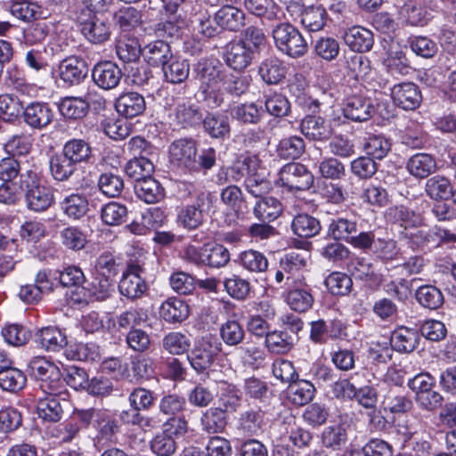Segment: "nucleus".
<instances>
[{
	"mask_svg": "<svg viewBox=\"0 0 456 456\" xmlns=\"http://www.w3.org/2000/svg\"><path fill=\"white\" fill-rule=\"evenodd\" d=\"M154 171L153 163L144 156L134 157L125 166V173L135 183L151 175Z\"/></svg>",
	"mask_w": 456,
	"mask_h": 456,
	"instance_id": "obj_43",
	"label": "nucleus"
},
{
	"mask_svg": "<svg viewBox=\"0 0 456 456\" xmlns=\"http://www.w3.org/2000/svg\"><path fill=\"white\" fill-rule=\"evenodd\" d=\"M347 76L356 80H366L371 71L370 61L362 54L351 53L345 57Z\"/></svg>",
	"mask_w": 456,
	"mask_h": 456,
	"instance_id": "obj_37",
	"label": "nucleus"
},
{
	"mask_svg": "<svg viewBox=\"0 0 456 456\" xmlns=\"http://www.w3.org/2000/svg\"><path fill=\"white\" fill-rule=\"evenodd\" d=\"M383 64L392 75H407L411 69L405 53L398 47L395 50L392 46L390 47L387 57L383 60Z\"/></svg>",
	"mask_w": 456,
	"mask_h": 456,
	"instance_id": "obj_45",
	"label": "nucleus"
},
{
	"mask_svg": "<svg viewBox=\"0 0 456 456\" xmlns=\"http://www.w3.org/2000/svg\"><path fill=\"white\" fill-rule=\"evenodd\" d=\"M305 149L304 140L300 136L293 135L280 141L277 153L282 159H296L305 152Z\"/></svg>",
	"mask_w": 456,
	"mask_h": 456,
	"instance_id": "obj_52",
	"label": "nucleus"
},
{
	"mask_svg": "<svg viewBox=\"0 0 456 456\" xmlns=\"http://www.w3.org/2000/svg\"><path fill=\"white\" fill-rule=\"evenodd\" d=\"M24 121L34 129H42L53 120V113L47 103L32 102L23 111Z\"/></svg>",
	"mask_w": 456,
	"mask_h": 456,
	"instance_id": "obj_18",
	"label": "nucleus"
},
{
	"mask_svg": "<svg viewBox=\"0 0 456 456\" xmlns=\"http://www.w3.org/2000/svg\"><path fill=\"white\" fill-rule=\"evenodd\" d=\"M4 340L12 346H22L31 338L30 331L20 324H6L1 330Z\"/></svg>",
	"mask_w": 456,
	"mask_h": 456,
	"instance_id": "obj_62",
	"label": "nucleus"
},
{
	"mask_svg": "<svg viewBox=\"0 0 456 456\" xmlns=\"http://www.w3.org/2000/svg\"><path fill=\"white\" fill-rule=\"evenodd\" d=\"M116 53L119 60L124 62H133L139 59L142 49L134 37L120 38L116 45Z\"/></svg>",
	"mask_w": 456,
	"mask_h": 456,
	"instance_id": "obj_58",
	"label": "nucleus"
},
{
	"mask_svg": "<svg viewBox=\"0 0 456 456\" xmlns=\"http://www.w3.org/2000/svg\"><path fill=\"white\" fill-rule=\"evenodd\" d=\"M60 240L63 247L73 251L83 249L87 243L86 233L77 226L63 228L60 232Z\"/></svg>",
	"mask_w": 456,
	"mask_h": 456,
	"instance_id": "obj_48",
	"label": "nucleus"
},
{
	"mask_svg": "<svg viewBox=\"0 0 456 456\" xmlns=\"http://www.w3.org/2000/svg\"><path fill=\"white\" fill-rule=\"evenodd\" d=\"M428 0H408L402 12L412 26H423L431 19L430 11L425 6Z\"/></svg>",
	"mask_w": 456,
	"mask_h": 456,
	"instance_id": "obj_32",
	"label": "nucleus"
},
{
	"mask_svg": "<svg viewBox=\"0 0 456 456\" xmlns=\"http://www.w3.org/2000/svg\"><path fill=\"white\" fill-rule=\"evenodd\" d=\"M115 107L120 115L132 118L143 113L146 109V102L142 94L128 92L121 94L117 99Z\"/></svg>",
	"mask_w": 456,
	"mask_h": 456,
	"instance_id": "obj_20",
	"label": "nucleus"
},
{
	"mask_svg": "<svg viewBox=\"0 0 456 456\" xmlns=\"http://www.w3.org/2000/svg\"><path fill=\"white\" fill-rule=\"evenodd\" d=\"M245 9L252 15L273 23L281 21L283 13L273 0H244Z\"/></svg>",
	"mask_w": 456,
	"mask_h": 456,
	"instance_id": "obj_17",
	"label": "nucleus"
},
{
	"mask_svg": "<svg viewBox=\"0 0 456 456\" xmlns=\"http://www.w3.org/2000/svg\"><path fill=\"white\" fill-rule=\"evenodd\" d=\"M260 167V159L256 155L246 156L235 161L225 170V176L218 175L219 183L239 182L242 178L254 175Z\"/></svg>",
	"mask_w": 456,
	"mask_h": 456,
	"instance_id": "obj_13",
	"label": "nucleus"
},
{
	"mask_svg": "<svg viewBox=\"0 0 456 456\" xmlns=\"http://www.w3.org/2000/svg\"><path fill=\"white\" fill-rule=\"evenodd\" d=\"M144 268L137 263H129L118 283L121 295L130 299L142 297L147 290V284L142 278Z\"/></svg>",
	"mask_w": 456,
	"mask_h": 456,
	"instance_id": "obj_7",
	"label": "nucleus"
},
{
	"mask_svg": "<svg viewBox=\"0 0 456 456\" xmlns=\"http://www.w3.org/2000/svg\"><path fill=\"white\" fill-rule=\"evenodd\" d=\"M205 131L213 138H224L230 134L229 118L222 114H208L203 120Z\"/></svg>",
	"mask_w": 456,
	"mask_h": 456,
	"instance_id": "obj_50",
	"label": "nucleus"
},
{
	"mask_svg": "<svg viewBox=\"0 0 456 456\" xmlns=\"http://www.w3.org/2000/svg\"><path fill=\"white\" fill-rule=\"evenodd\" d=\"M315 393L314 386L306 380L293 381L288 387V399L295 405L302 406L310 403Z\"/></svg>",
	"mask_w": 456,
	"mask_h": 456,
	"instance_id": "obj_38",
	"label": "nucleus"
},
{
	"mask_svg": "<svg viewBox=\"0 0 456 456\" xmlns=\"http://www.w3.org/2000/svg\"><path fill=\"white\" fill-rule=\"evenodd\" d=\"M200 425L204 432L214 435L224 432L227 425V417L219 407H210L200 417Z\"/></svg>",
	"mask_w": 456,
	"mask_h": 456,
	"instance_id": "obj_35",
	"label": "nucleus"
},
{
	"mask_svg": "<svg viewBox=\"0 0 456 456\" xmlns=\"http://www.w3.org/2000/svg\"><path fill=\"white\" fill-rule=\"evenodd\" d=\"M297 17L300 18L302 27L309 32L322 30L329 19L324 4H321L304 7Z\"/></svg>",
	"mask_w": 456,
	"mask_h": 456,
	"instance_id": "obj_15",
	"label": "nucleus"
},
{
	"mask_svg": "<svg viewBox=\"0 0 456 456\" xmlns=\"http://www.w3.org/2000/svg\"><path fill=\"white\" fill-rule=\"evenodd\" d=\"M301 133L309 140L325 141L332 134L330 124L320 116H305L300 123Z\"/></svg>",
	"mask_w": 456,
	"mask_h": 456,
	"instance_id": "obj_16",
	"label": "nucleus"
},
{
	"mask_svg": "<svg viewBox=\"0 0 456 456\" xmlns=\"http://www.w3.org/2000/svg\"><path fill=\"white\" fill-rule=\"evenodd\" d=\"M406 168L416 178H427L436 170V162L429 154L417 153L409 159Z\"/></svg>",
	"mask_w": 456,
	"mask_h": 456,
	"instance_id": "obj_30",
	"label": "nucleus"
},
{
	"mask_svg": "<svg viewBox=\"0 0 456 456\" xmlns=\"http://www.w3.org/2000/svg\"><path fill=\"white\" fill-rule=\"evenodd\" d=\"M88 108V101L81 97H65L59 104L61 114L67 118L73 119L85 117Z\"/></svg>",
	"mask_w": 456,
	"mask_h": 456,
	"instance_id": "obj_42",
	"label": "nucleus"
},
{
	"mask_svg": "<svg viewBox=\"0 0 456 456\" xmlns=\"http://www.w3.org/2000/svg\"><path fill=\"white\" fill-rule=\"evenodd\" d=\"M257 73L266 85H278L285 78L287 69L282 61L272 56L260 62Z\"/></svg>",
	"mask_w": 456,
	"mask_h": 456,
	"instance_id": "obj_22",
	"label": "nucleus"
},
{
	"mask_svg": "<svg viewBox=\"0 0 456 456\" xmlns=\"http://www.w3.org/2000/svg\"><path fill=\"white\" fill-rule=\"evenodd\" d=\"M309 254L306 251L291 250L280 259V267L287 273L294 275L307 265Z\"/></svg>",
	"mask_w": 456,
	"mask_h": 456,
	"instance_id": "obj_47",
	"label": "nucleus"
},
{
	"mask_svg": "<svg viewBox=\"0 0 456 456\" xmlns=\"http://www.w3.org/2000/svg\"><path fill=\"white\" fill-rule=\"evenodd\" d=\"M214 196L209 191H199L195 201L182 207L177 212V224L186 230H195L204 222V212L213 204Z\"/></svg>",
	"mask_w": 456,
	"mask_h": 456,
	"instance_id": "obj_3",
	"label": "nucleus"
},
{
	"mask_svg": "<svg viewBox=\"0 0 456 456\" xmlns=\"http://www.w3.org/2000/svg\"><path fill=\"white\" fill-rule=\"evenodd\" d=\"M455 184L444 175H434L428 178L425 183L427 195L434 200H447L452 197Z\"/></svg>",
	"mask_w": 456,
	"mask_h": 456,
	"instance_id": "obj_27",
	"label": "nucleus"
},
{
	"mask_svg": "<svg viewBox=\"0 0 456 456\" xmlns=\"http://www.w3.org/2000/svg\"><path fill=\"white\" fill-rule=\"evenodd\" d=\"M134 191L141 200L148 204L157 203L165 197L164 188L151 175L135 183Z\"/></svg>",
	"mask_w": 456,
	"mask_h": 456,
	"instance_id": "obj_26",
	"label": "nucleus"
},
{
	"mask_svg": "<svg viewBox=\"0 0 456 456\" xmlns=\"http://www.w3.org/2000/svg\"><path fill=\"white\" fill-rule=\"evenodd\" d=\"M126 207L116 201L104 205L101 210L102 220L107 225H119L126 221Z\"/></svg>",
	"mask_w": 456,
	"mask_h": 456,
	"instance_id": "obj_63",
	"label": "nucleus"
},
{
	"mask_svg": "<svg viewBox=\"0 0 456 456\" xmlns=\"http://www.w3.org/2000/svg\"><path fill=\"white\" fill-rule=\"evenodd\" d=\"M286 301L292 310L305 313L312 308L314 299L310 287L304 285L289 289Z\"/></svg>",
	"mask_w": 456,
	"mask_h": 456,
	"instance_id": "obj_34",
	"label": "nucleus"
},
{
	"mask_svg": "<svg viewBox=\"0 0 456 456\" xmlns=\"http://www.w3.org/2000/svg\"><path fill=\"white\" fill-rule=\"evenodd\" d=\"M314 175L299 162L284 165L279 172L278 183L289 191H305L314 184Z\"/></svg>",
	"mask_w": 456,
	"mask_h": 456,
	"instance_id": "obj_5",
	"label": "nucleus"
},
{
	"mask_svg": "<svg viewBox=\"0 0 456 456\" xmlns=\"http://www.w3.org/2000/svg\"><path fill=\"white\" fill-rule=\"evenodd\" d=\"M39 418L50 422H57L61 419L63 411L55 395L40 399L37 403Z\"/></svg>",
	"mask_w": 456,
	"mask_h": 456,
	"instance_id": "obj_59",
	"label": "nucleus"
},
{
	"mask_svg": "<svg viewBox=\"0 0 456 456\" xmlns=\"http://www.w3.org/2000/svg\"><path fill=\"white\" fill-rule=\"evenodd\" d=\"M81 427L70 417L63 422L53 426L49 434L59 444H70L77 442L80 437Z\"/></svg>",
	"mask_w": 456,
	"mask_h": 456,
	"instance_id": "obj_39",
	"label": "nucleus"
},
{
	"mask_svg": "<svg viewBox=\"0 0 456 456\" xmlns=\"http://www.w3.org/2000/svg\"><path fill=\"white\" fill-rule=\"evenodd\" d=\"M231 114L233 118L244 124H257L263 117L262 106L255 102H246L232 108Z\"/></svg>",
	"mask_w": 456,
	"mask_h": 456,
	"instance_id": "obj_55",
	"label": "nucleus"
},
{
	"mask_svg": "<svg viewBox=\"0 0 456 456\" xmlns=\"http://www.w3.org/2000/svg\"><path fill=\"white\" fill-rule=\"evenodd\" d=\"M87 73L86 61L78 56L67 57L58 66L59 77L68 86L78 85L86 77Z\"/></svg>",
	"mask_w": 456,
	"mask_h": 456,
	"instance_id": "obj_10",
	"label": "nucleus"
},
{
	"mask_svg": "<svg viewBox=\"0 0 456 456\" xmlns=\"http://www.w3.org/2000/svg\"><path fill=\"white\" fill-rule=\"evenodd\" d=\"M219 334L224 344L230 346L240 345L244 338L245 331L239 322L227 320L219 327Z\"/></svg>",
	"mask_w": 456,
	"mask_h": 456,
	"instance_id": "obj_57",
	"label": "nucleus"
},
{
	"mask_svg": "<svg viewBox=\"0 0 456 456\" xmlns=\"http://www.w3.org/2000/svg\"><path fill=\"white\" fill-rule=\"evenodd\" d=\"M142 56L148 64L163 67L174 55L169 44L164 40H155L144 46Z\"/></svg>",
	"mask_w": 456,
	"mask_h": 456,
	"instance_id": "obj_24",
	"label": "nucleus"
},
{
	"mask_svg": "<svg viewBox=\"0 0 456 456\" xmlns=\"http://www.w3.org/2000/svg\"><path fill=\"white\" fill-rule=\"evenodd\" d=\"M321 228L320 221L308 214L297 215L291 223L293 232L302 238H311L317 235Z\"/></svg>",
	"mask_w": 456,
	"mask_h": 456,
	"instance_id": "obj_41",
	"label": "nucleus"
},
{
	"mask_svg": "<svg viewBox=\"0 0 456 456\" xmlns=\"http://www.w3.org/2000/svg\"><path fill=\"white\" fill-rule=\"evenodd\" d=\"M61 151L76 166L80 163L89 162L93 157L90 144L82 139H71L67 141Z\"/></svg>",
	"mask_w": 456,
	"mask_h": 456,
	"instance_id": "obj_33",
	"label": "nucleus"
},
{
	"mask_svg": "<svg viewBox=\"0 0 456 456\" xmlns=\"http://www.w3.org/2000/svg\"><path fill=\"white\" fill-rule=\"evenodd\" d=\"M175 119L183 127L193 126L201 121V113L194 105L181 102L175 109Z\"/></svg>",
	"mask_w": 456,
	"mask_h": 456,
	"instance_id": "obj_54",
	"label": "nucleus"
},
{
	"mask_svg": "<svg viewBox=\"0 0 456 456\" xmlns=\"http://www.w3.org/2000/svg\"><path fill=\"white\" fill-rule=\"evenodd\" d=\"M151 450L158 456H171L177 448L175 439L166 432H158L150 442Z\"/></svg>",
	"mask_w": 456,
	"mask_h": 456,
	"instance_id": "obj_64",
	"label": "nucleus"
},
{
	"mask_svg": "<svg viewBox=\"0 0 456 456\" xmlns=\"http://www.w3.org/2000/svg\"><path fill=\"white\" fill-rule=\"evenodd\" d=\"M21 184L25 185L26 202L30 210L41 212L46 210L53 202V193L49 187L41 185L37 173L29 169L27 171L28 179H23L24 175H20Z\"/></svg>",
	"mask_w": 456,
	"mask_h": 456,
	"instance_id": "obj_4",
	"label": "nucleus"
},
{
	"mask_svg": "<svg viewBox=\"0 0 456 456\" xmlns=\"http://www.w3.org/2000/svg\"><path fill=\"white\" fill-rule=\"evenodd\" d=\"M277 22L272 30V36L278 50L291 58L305 55L308 45L300 31L289 22Z\"/></svg>",
	"mask_w": 456,
	"mask_h": 456,
	"instance_id": "obj_1",
	"label": "nucleus"
},
{
	"mask_svg": "<svg viewBox=\"0 0 456 456\" xmlns=\"http://www.w3.org/2000/svg\"><path fill=\"white\" fill-rule=\"evenodd\" d=\"M189 314V305L178 297L167 298L159 307L160 317L169 323L182 322Z\"/></svg>",
	"mask_w": 456,
	"mask_h": 456,
	"instance_id": "obj_25",
	"label": "nucleus"
},
{
	"mask_svg": "<svg viewBox=\"0 0 456 456\" xmlns=\"http://www.w3.org/2000/svg\"><path fill=\"white\" fill-rule=\"evenodd\" d=\"M35 337L36 342L46 351L58 352L68 345L65 333L54 326L38 330Z\"/></svg>",
	"mask_w": 456,
	"mask_h": 456,
	"instance_id": "obj_21",
	"label": "nucleus"
},
{
	"mask_svg": "<svg viewBox=\"0 0 456 456\" xmlns=\"http://www.w3.org/2000/svg\"><path fill=\"white\" fill-rule=\"evenodd\" d=\"M239 262L244 269L250 273H264L268 268L266 256L262 252L254 249L240 253Z\"/></svg>",
	"mask_w": 456,
	"mask_h": 456,
	"instance_id": "obj_51",
	"label": "nucleus"
},
{
	"mask_svg": "<svg viewBox=\"0 0 456 456\" xmlns=\"http://www.w3.org/2000/svg\"><path fill=\"white\" fill-rule=\"evenodd\" d=\"M163 76L167 82L181 84L190 74V65L186 60L173 56L163 67Z\"/></svg>",
	"mask_w": 456,
	"mask_h": 456,
	"instance_id": "obj_36",
	"label": "nucleus"
},
{
	"mask_svg": "<svg viewBox=\"0 0 456 456\" xmlns=\"http://www.w3.org/2000/svg\"><path fill=\"white\" fill-rule=\"evenodd\" d=\"M255 57V53L240 40L228 45L226 63L234 70H243L248 67Z\"/></svg>",
	"mask_w": 456,
	"mask_h": 456,
	"instance_id": "obj_23",
	"label": "nucleus"
},
{
	"mask_svg": "<svg viewBox=\"0 0 456 456\" xmlns=\"http://www.w3.org/2000/svg\"><path fill=\"white\" fill-rule=\"evenodd\" d=\"M203 256L205 257L204 265L212 268L223 267L230 260L228 249L220 244H205Z\"/></svg>",
	"mask_w": 456,
	"mask_h": 456,
	"instance_id": "obj_56",
	"label": "nucleus"
},
{
	"mask_svg": "<svg viewBox=\"0 0 456 456\" xmlns=\"http://www.w3.org/2000/svg\"><path fill=\"white\" fill-rule=\"evenodd\" d=\"M147 321V314L140 308H129L116 316V323L119 330H131L137 329Z\"/></svg>",
	"mask_w": 456,
	"mask_h": 456,
	"instance_id": "obj_60",
	"label": "nucleus"
},
{
	"mask_svg": "<svg viewBox=\"0 0 456 456\" xmlns=\"http://www.w3.org/2000/svg\"><path fill=\"white\" fill-rule=\"evenodd\" d=\"M122 71L117 64L112 61H102L97 63L92 70V77L95 85L104 90L116 88L121 78Z\"/></svg>",
	"mask_w": 456,
	"mask_h": 456,
	"instance_id": "obj_12",
	"label": "nucleus"
},
{
	"mask_svg": "<svg viewBox=\"0 0 456 456\" xmlns=\"http://www.w3.org/2000/svg\"><path fill=\"white\" fill-rule=\"evenodd\" d=\"M61 208L69 218L79 219L86 214L88 201L84 195L72 193L63 199Z\"/></svg>",
	"mask_w": 456,
	"mask_h": 456,
	"instance_id": "obj_46",
	"label": "nucleus"
},
{
	"mask_svg": "<svg viewBox=\"0 0 456 456\" xmlns=\"http://www.w3.org/2000/svg\"><path fill=\"white\" fill-rule=\"evenodd\" d=\"M49 169L54 180L65 182L77 171V166L61 151L50 157Z\"/></svg>",
	"mask_w": 456,
	"mask_h": 456,
	"instance_id": "obj_31",
	"label": "nucleus"
},
{
	"mask_svg": "<svg viewBox=\"0 0 456 456\" xmlns=\"http://www.w3.org/2000/svg\"><path fill=\"white\" fill-rule=\"evenodd\" d=\"M417 301L428 309H438L444 302L442 291L432 285L420 286L416 291Z\"/></svg>",
	"mask_w": 456,
	"mask_h": 456,
	"instance_id": "obj_49",
	"label": "nucleus"
},
{
	"mask_svg": "<svg viewBox=\"0 0 456 456\" xmlns=\"http://www.w3.org/2000/svg\"><path fill=\"white\" fill-rule=\"evenodd\" d=\"M419 340V336L416 330L400 327L392 333L390 344L398 352L410 353L417 347Z\"/></svg>",
	"mask_w": 456,
	"mask_h": 456,
	"instance_id": "obj_29",
	"label": "nucleus"
},
{
	"mask_svg": "<svg viewBox=\"0 0 456 456\" xmlns=\"http://www.w3.org/2000/svg\"><path fill=\"white\" fill-rule=\"evenodd\" d=\"M215 21L221 28L238 31L245 24V13L241 9L226 4L216 12Z\"/></svg>",
	"mask_w": 456,
	"mask_h": 456,
	"instance_id": "obj_19",
	"label": "nucleus"
},
{
	"mask_svg": "<svg viewBox=\"0 0 456 456\" xmlns=\"http://www.w3.org/2000/svg\"><path fill=\"white\" fill-rule=\"evenodd\" d=\"M265 97V107L271 116L283 118L289 114L291 109L290 102L284 94L272 93Z\"/></svg>",
	"mask_w": 456,
	"mask_h": 456,
	"instance_id": "obj_61",
	"label": "nucleus"
},
{
	"mask_svg": "<svg viewBox=\"0 0 456 456\" xmlns=\"http://www.w3.org/2000/svg\"><path fill=\"white\" fill-rule=\"evenodd\" d=\"M26 383V375L16 367L0 371V387L4 391L17 393L25 387Z\"/></svg>",
	"mask_w": 456,
	"mask_h": 456,
	"instance_id": "obj_44",
	"label": "nucleus"
},
{
	"mask_svg": "<svg viewBox=\"0 0 456 456\" xmlns=\"http://www.w3.org/2000/svg\"><path fill=\"white\" fill-rule=\"evenodd\" d=\"M77 21L82 35L92 44H102L111 35V23L102 13L85 10L77 12Z\"/></svg>",
	"mask_w": 456,
	"mask_h": 456,
	"instance_id": "obj_2",
	"label": "nucleus"
},
{
	"mask_svg": "<svg viewBox=\"0 0 456 456\" xmlns=\"http://www.w3.org/2000/svg\"><path fill=\"white\" fill-rule=\"evenodd\" d=\"M363 150L372 159H382L391 150V142L383 134H370L365 138Z\"/></svg>",
	"mask_w": 456,
	"mask_h": 456,
	"instance_id": "obj_53",
	"label": "nucleus"
},
{
	"mask_svg": "<svg viewBox=\"0 0 456 456\" xmlns=\"http://www.w3.org/2000/svg\"><path fill=\"white\" fill-rule=\"evenodd\" d=\"M282 212L281 203L273 197H263L256 201L253 213L263 222H272L278 218Z\"/></svg>",
	"mask_w": 456,
	"mask_h": 456,
	"instance_id": "obj_40",
	"label": "nucleus"
},
{
	"mask_svg": "<svg viewBox=\"0 0 456 456\" xmlns=\"http://www.w3.org/2000/svg\"><path fill=\"white\" fill-rule=\"evenodd\" d=\"M69 360L95 362L102 359L99 346L94 343H74L65 349Z\"/></svg>",
	"mask_w": 456,
	"mask_h": 456,
	"instance_id": "obj_28",
	"label": "nucleus"
},
{
	"mask_svg": "<svg viewBox=\"0 0 456 456\" xmlns=\"http://www.w3.org/2000/svg\"><path fill=\"white\" fill-rule=\"evenodd\" d=\"M394 103L405 110H416L422 101L419 86L412 82H402L389 87Z\"/></svg>",
	"mask_w": 456,
	"mask_h": 456,
	"instance_id": "obj_9",
	"label": "nucleus"
},
{
	"mask_svg": "<svg viewBox=\"0 0 456 456\" xmlns=\"http://www.w3.org/2000/svg\"><path fill=\"white\" fill-rule=\"evenodd\" d=\"M169 158L174 166L183 171H197V148L193 140H175L169 147Z\"/></svg>",
	"mask_w": 456,
	"mask_h": 456,
	"instance_id": "obj_6",
	"label": "nucleus"
},
{
	"mask_svg": "<svg viewBox=\"0 0 456 456\" xmlns=\"http://www.w3.org/2000/svg\"><path fill=\"white\" fill-rule=\"evenodd\" d=\"M343 113L345 118L354 122H364L372 117L374 106L370 98L362 95H352L346 99Z\"/></svg>",
	"mask_w": 456,
	"mask_h": 456,
	"instance_id": "obj_11",
	"label": "nucleus"
},
{
	"mask_svg": "<svg viewBox=\"0 0 456 456\" xmlns=\"http://www.w3.org/2000/svg\"><path fill=\"white\" fill-rule=\"evenodd\" d=\"M196 78L201 88H219L227 71L217 59H202L195 66Z\"/></svg>",
	"mask_w": 456,
	"mask_h": 456,
	"instance_id": "obj_8",
	"label": "nucleus"
},
{
	"mask_svg": "<svg viewBox=\"0 0 456 456\" xmlns=\"http://www.w3.org/2000/svg\"><path fill=\"white\" fill-rule=\"evenodd\" d=\"M343 40L353 52H370L374 45L373 33L362 26H353L347 28L343 35Z\"/></svg>",
	"mask_w": 456,
	"mask_h": 456,
	"instance_id": "obj_14",
	"label": "nucleus"
}]
</instances>
